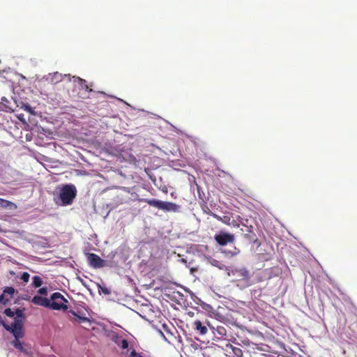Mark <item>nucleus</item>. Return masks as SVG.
<instances>
[{"mask_svg":"<svg viewBox=\"0 0 357 357\" xmlns=\"http://www.w3.org/2000/svg\"><path fill=\"white\" fill-rule=\"evenodd\" d=\"M77 192V188L73 184H66L61 188L58 197H54V201L56 204L60 201L59 204L61 206L70 205L76 197Z\"/></svg>","mask_w":357,"mask_h":357,"instance_id":"f257e3e1","label":"nucleus"},{"mask_svg":"<svg viewBox=\"0 0 357 357\" xmlns=\"http://www.w3.org/2000/svg\"><path fill=\"white\" fill-rule=\"evenodd\" d=\"M68 300L59 292L52 294L50 299V308L54 310H67Z\"/></svg>","mask_w":357,"mask_h":357,"instance_id":"f03ea898","label":"nucleus"},{"mask_svg":"<svg viewBox=\"0 0 357 357\" xmlns=\"http://www.w3.org/2000/svg\"><path fill=\"white\" fill-rule=\"evenodd\" d=\"M231 275L235 277L237 281L242 282V287L250 286V273L246 268H236L231 270Z\"/></svg>","mask_w":357,"mask_h":357,"instance_id":"7ed1b4c3","label":"nucleus"},{"mask_svg":"<svg viewBox=\"0 0 357 357\" xmlns=\"http://www.w3.org/2000/svg\"><path fill=\"white\" fill-rule=\"evenodd\" d=\"M1 323L6 331H10L13 334L15 338V340L20 339L23 337L22 323L20 320L15 319L14 323L10 326L6 325L3 321H1Z\"/></svg>","mask_w":357,"mask_h":357,"instance_id":"20e7f679","label":"nucleus"},{"mask_svg":"<svg viewBox=\"0 0 357 357\" xmlns=\"http://www.w3.org/2000/svg\"><path fill=\"white\" fill-rule=\"evenodd\" d=\"M214 239L216 243L221 245L225 246L228 243H232L234 242V236L232 234L220 231L214 236Z\"/></svg>","mask_w":357,"mask_h":357,"instance_id":"39448f33","label":"nucleus"},{"mask_svg":"<svg viewBox=\"0 0 357 357\" xmlns=\"http://www.w3.org/2000/svg\"><path fill=\"white\" fill-rule=\"evenodd\" d=\"M87 259L90 266L93 268H100L106 266L105 261L101 259L98 255L94 253H89Z\"/></svg>","mask_w":357,"mask_h":357,"instance_id":"423d86ee","label":"nucleus"},{"mask_svg":"<svg viewBox=\"0 0 357 357\" xmlns=\"http://www.w3.org/2000/svg\"><path fill=\"white\" fill-rule=\"evenodd\" d=\"M68 317L69 320L73 323H87L89 324V326H90L91 324V321L89 318L82 316V314H78L77 312L72 310L68 312Z\"/></svg>","mask_w":357,"mask_h":357,"instance_id":"0eeeda50","label":"nucleus"},{"mask_svg":"<svg viewBox=\"0 0 357 357\" xmlns=\"http://www.w3.org/2000/svg\"><path fill=\"white\" fill-rule=\"evenodd\" d=\"M241 234L244 236L245 238L250 241H256V234L253 231L252 226H247L243 225V227L241 228Z\"/></svg>","mask_w":357,"mask_h":357,"instance_id":"6e6552de","label":"nucleus"},{"mask_svg":"<svg viewBox=\"0 0 357 357\" xmlns=\"http://www.w3.org/2000/svg\"><path fill=\"white\" fill-rule=\"evenodd\" d=\"M31 302L37 305L50 308V299L36 295L33 297Z\"/></svg>","mask_w":357,"mask_h":357,"instance_id":"1a4fd4ad","label":"nucleus"},{"mask_svg":"<svg viewBox=\"0 0 357 357\" xmlns=\"http://www.w3.org/2000/svg\"><path fill=\"white\" fill-rule=\"evenodd\" d=\"M179 208V206L175 203L162 202L160 210L166 212H176L178 211Z\"/></svg>","mask_w":357,"mask_h":357,"instance_id":"9d476101","label":"nucleus"},{"mask_svg":"<svg viewBox=\"0 0 357 357\" xmlns=\"http://www.w3.org/2000/svg\"><path fill=\"white\" fill-rule=\"evenodd\" d=\"M193 327L200 335H205L208 332L207 327L203 325L200 320H195L193 323Z\"/></svg>","mask_w":357,"mask_h":357,"instance_id":"9b49d317","label":"nucleus"},{"mask_svg":"<svg viewBox=\"0 0 357 357\" xmlns=\"http://www.w3.org/2000/svg\"><path fill=\"white\" fill-rule=\"evenodd\" d=\"M209 215L213 216L217 220L222 222V223L228 225L230 224V219L231 218L229 215L220 216L211 211L209 212Z\"/></svg>","mask_w":357,"mask_h":357,"instance_id":"f8f14e48","label":"nucleus"},{"mask_svg":"<svg viewBox=\"0 0 357 357\" xmlns=\"http://www.w3.org/2000/svg\"><path fill=\"white\" fill-rule=\"evenodd\" d=\"M73 79H74V81L75 82H77L79 85L83 89H85L86 91H89V92H91L92 91V89L91 88H89V85L87 84L86 83V81L84 79H82L79 77H73Z\"/></svg>","mask_w":357,"mask_h":357,"instance_id":"ddd939ff","label":"nucleus"},{"mask_svg":"<svg viewBox=\"0 0 357 357\" xmlns=\"http://www.w3.org/2000/svg\"><path fill=\"white\" fill-rule=\"evenodd\" d=\"M143 201L144 202L147 203L149 206L155 207L158 209L161 208L162 201L158 200L155 199H143Z\"/></svg>","mask_w":357,"mask_h":357,"instance_id":"4468645a","label":"nucleus"},{"mask_svg":"<svg viewBox=\"0 0 357 357\" xmlns=\"http://www.w3.org/2000/svg\"><path fill=\"white\" fill-rule=\"evenodd\" d=\"M227 347H229L231 350V354L235 357H243V351L241 349L234 347L230 344L227 345Z\"/></svg>","mask_w":357,"mask_h":357,"instance_id":"2eb2a0df","label":"nucleus"},{"mask_svg":"<svg viewBox=\"0 0 357 357\" xmlns=\"http://www.w3.org/2000/svg\"><path fill=\"white\" fill-rule=\"evenodd\" d=\"M12 344L21 352H23L26 354H28V350L24 347L22 343L19 340V339L13 340L12 342Z\"/></svg>","mask_w":357,"mask_h":357,"instance_id":"dca6fc26","label":"nucleus"},{"mask_svg":"<svg viewBox=\"0 0 357 357\" xmlns=\"http://www.w3.org/2000/svg\"><path fill=\"white\" fill-rule=\"evenodd\" d=\"M42 284L43 280L40 276L35 275L33 277V286L34 287H40Z\"/></svg>","mask_w":357,"mask_h":357,"instance_id":"f3484780","label":"nucleus"},{"mask_svg":"<svg viewBox=\"0 0 357 357\" xmlns=\"http://www.w3.org/2000/svg\"><path fill=\"white\" fill-rule=\"evenodd\" d=\"M3 292L6 295H9L10 299L13 297L15 289L12 287H7L3 289Z\"/></svg>","mask_w":357,"mask_h":357,"instance_id":"a211bd4d","label":"nucleus"},{"mask_svg":"<svg viewBox=\"0 0 357 357\" xmlns=\"http://www.w3.org/2000/svg\"><path fill=\"white\" fill-rule=\"evenodd\" d=\"M12 204L11 202L0 198V207L6 208Z\"/></svg>","mask_w":357,"mask_h":357,"instance_id":"6ab92c4d","label":"nucleus"},{"mask_svg":"<svg viewBox=\"0 0 357 357\" xmlns=\"http://www.w3.org/2000/svg\"><path fill=\"white\" fill-rule=\"evenodd\" d=\"M10 301V297L7 298L6 294L3 292L0 295V303L3 305L7 304Z\"/></svg>","mask_w":357,"mask_h":357,"instance_id":"aec40b11","label":"nucleus"},{"mask_svg":"<svg viewBox=\"0 0 357 357\" xmlns=\"http://www.w3.org/2000/svg\"><path fill=\"white\" fill-rule=\"evenodd\" d=\"M30 275L27 272H24L21 275V280H23L24 282H28L29 280Z\"/></svg>","mask_w":357,"mask_h":357,"instance_id":"412c9836","label":"nucleus"},{"mask_svg":"<svg viewBox=\"0 0 357 357\" xmlns=\"http://www.w3.org/2000/svg\"><path fill=\"white\" fill-rule=\"evenodd\" d=\"M4 314L9 317H13L15 316V312L13 311L10 308L6 309L4 310Z\"/></svg>","mask_w":357,"mask_h":357,"instance_id":"4be33fe9","label":"nucleus"},{"mask_svg":"<svg viewBox=\"0 0 357 357\" xmlns=\"http://www.w3.org/2000/svg\"><path fill=\"white\" fill-rule=\"evenodd\" d=\"M228 225L236 228H238L240 227L239 223H238L235 220H231V218L230 219V224Z\"/></svg>","mask_w":357,"mask_h":357,"instance_id":"5701e85b","label":"nucleus"},{"mask_svg":"<svg viewBox=\"0 0 357 357\" xmlns=\"http://www.w3.org/2000/svg\"><path fill=\"white\" fill-rule=\"evenodd\" d=\"M121 347L123 349H126L128 347V342L126 340V339H123L121 340Z\"/></svg>","mask_w":357,"mask_h":357,"instance_id":"b1692460","label":"nucleus"},{"mask_svg":"<svg viewBox=\"0 0 357 357\" xmlns=\"http://www.w3.org/2000/svg\"><path fill=\"white\" fill-rule=\"evenodd\" d=\"M99 287H100V289L101 290V291H102L105 295H109V294H110L111 291H110V289H109L108 288H107V287H100V286H99Z\"/></svg>","mask_w":357,"mask_h":357,"instance_id":"393cba45","label":"nucleus"},{"mask_svg":"<svg viewBox=\"0 0 357 357\" xmlns=\"http://www.w3.org/2000/svg\"><path fill=\"white\" fill-rule=\"evenodd\" d=\"M38 293L40 295H47V287H42L38 289Z\"/></svg>","mask_w":357,"mask_h":357,"instance_id":"a878e982","label":"nucleus"},{"mask_svg":"<svg viewBox=\"0 0 357 357\" xmlns=\"http://www.w3.org/2000/svg\"><path fill=\"white\" fill-rule=\"evenodd\" d=\"M16 314L17 318H21L23 316V311L19 308H17L15 312V315Z\"/></svg>","mask_w":357,"mask_h":357,"instance_id":"bb28decb","label":"nucleus"},{"mask_svg":"<svg viewBox=\"0 0 357 357\" xmlns=\"http://www.w3.org/2000/svg\"><path fill=\"white\" fill-rule=\"evenodd\" d=\"M130 357H143L141 354L136 352L135 349L130 352Z\"/></svg>","mask_w":357,"mask_h":357,"instance_id":"cd10ccee","label":"nucleus"},{"mask_svg":"<svg viewBox=\"0 0 357 357\" xmlns=\"http://www.w3.org/2000/svg\"><path fill=\"white\" fill-rule=\"evenodd\" d=\"M25 110H26L27 112H29V113L32 114L33 113V110H32V108L29 106V105H26V107H25Z\"/></svg>","mask_w":357,"mask_h":357,"instance_id":"c85d7f7f","label":"nucleus"},{"mask_svg":"<svg viewBox=\"0 0 357 357\" xmlns=\"http://www.w3.org/2000/svg\"><path fill=\"white\" fill-rule=\"evenodd\" d=\"M6 101H7V99H6L5 97H3V98H1V102H2V103H3V102H6Z\"/></svg>","mask_w":357,"mask_h":357,"instance_id":"c756f323","label":"nucleus"}]
</instances>
